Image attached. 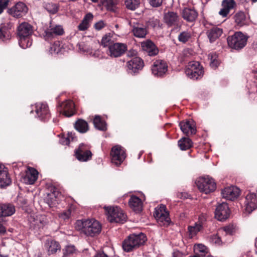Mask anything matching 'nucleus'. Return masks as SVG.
<instances>
[{
  "mask_svg": "<svg viewBox=\"0 0 257 257\" xmlns=\"http://www.w3.org/2000/svg\"><path fill=\"white\" fill-rule=\"evenodd\" d=\"M76 229L91 237L98 235L101 231V225L94 219L78 220L75 224Z\"/></svg>",
  "mask_w": 257,
  "mask_h": 257,
  "instance_id": "f257e3e1",
  "label": "nucleus"
},
{
  "mask_svg": "<svg viewBox=\"0 0 257 257\" xmlns=\"http://www.w3.org/2000/svg\"><path fill=\"white\" fill-rule=\"evenodd\" d=\"M32 33V27L28 23H22L19 25L18 28V35L19 37V44L21 48L26 49L32 45V41L30 36Z\"/></svg>",
  "mask_w": 257,
  "mask_h": 257,
  "instance_id": "f03ea898",
  "label": "nucleus"
},
{
  "mask_svg": "<svg viewBox=\"0 0 257 257\" xmlns=\"http://www.w3.org/2000/svg\"><path fill=\"white\" fill-rule=\"evenodd\" d=\"M146 235L141 233L130 235L122 243V248L126 252H130L143 245L146 241Z\"/></svg>",
  "mask_w": 257,
  "mask_h": 257,
  "instance_id": "7ed1b4c3",
  "label": "nucleus"
},
{
  "mask_svg": "<svg viewBox=\"0 0 257 257\" xmlns=\"http://www.w3.org/2000/svg\"><path fill=\"white\" fill-rule=\"evenodd\" d=\"M104 208L110 222L123 223L126 221V216L120 208L117 206L112 207L104 206Z\"/></svg>",
  "mask_w": 257,
  "mask_h": 257,
  "instance_id": "20e7f679",
  "label": "nucleus"
},
{
  "mask_svg": "<svg viewBox=\"0 0 257 257\" xmlns=\"http://www.w3.org/2000/svg\"><path fill=\"white\" fill-rule=\"evenodd\" d=\"M196 183L198 189L206 194L213 192L216 189V183L208 176L199 178Z\"/></svg>",
  "mask_w": 257,
  "mask_h": 257,
  "instance_id": "39448f33",
  "label": "nucleus"
},
{
  "mask_svg": "<svg viewBox=\"0 0 257 257\" xmlns=\"http://www.w3.org/2000/svg\"><path fill=\"white\" fill-rule=\"evenodd\" d=\"M247 38L241 32H235L227 38L228 46L232 49L239 50L246 44Z\"/></svg>",
  "mask_w": 257,
  "mask_h": 257,
  "instance_id": "423d86ee",
  "label": "nucleus"
},
{
  "mask_svg": "<svg viewBox=\"0 0 257 257\" xmlns=\"http://www.w3.org/2000/svg\"><path fill=\"white\" fill-rule=\"evenodd\" d=\"M185 74L190 78L196 80L203 76L204 74L203 68L198 62L191 61L186 66Z\"/></svg>",
  "mask_w": 257,
  "mask_h": 257,
  "instance_id": "0eeeda50",
  "label": "nucleus"
},
{
  "mask_svg": "<svg viewBox=\"0 0 257 257\" xmlns=\"http://www.w3.org/2000/svg\"><path fill=\"white\" fill-rule=\"evenodd\" d=\"M133 35L138 38H145L148 34L146 25L136 19H131L129 22Z\"/></svg>",
  "mask_w": 257,
  "mask_h": 257,
  "instance_id": "6e6552de",
  "label": "nucleus"
},
{
  "mask_svg": "<svg viewBox=\"0 0 257 257\" xmlns=\"http://www.w3.org/2000/svg\"><path fill=\"white\" fill-rule=\"evenodd\" d=\"M28 221L30 228L36 231L43 228L48 222L45 215L35 214L29 217Z\"/></svg>",
  "mask_w": 257,
  "mask_h": 257,
  "instance_id": "1a4fd4ad",
  "label": "nucleus"
},
{
  "mask_svg": "<svg viewBox=\"0 0 257 257\" xmlns=\"http://www.w3.org/2000/svg\"><path fill=\"white\" fill-rule=\"evenodd\" d=\"M32 107L33 108L31 111V113H32L34 110L36 114V117L39 118L40 120L46 121L50 118L51 114L47 104L37 103Z\"/></svg>",
  "mask_w": 257,
  "mask_h": 257,
  "instance_id": "9d476101",
  "label": "nucleus"
},
{
  "mask_svg": "<svg viewBox=\"0 0 257 257\" xmlns=\"http://www.w3.org/2000/svg\"><path fill=\"white\" fill-rule=\"evenodd\" d=\"M110 156L111 162L118 166L126 158L125 150L121 146L116 145L112 148Z\"/></svg>",
  "mask_w": 257,
  "mask_h": 257,
  "instance_id": "9b49d317",
  "label": "nucleus"
},
{
  "mask_svg": "<svg viewBox=\"0 0 257 257\" xmlns=\"http://www.w3.org/2000/svg\"><path fill=\"white\" fill-rule=\"evenodd\" d=\"M76 158L79 161L86 162L91 159L92 153L90 150V146L82 143L79 145L78 149L75 151Z\"/></svg>",
  "mask_w": 257,
  "mask_h": 257,
  "instance_id": "f8f14e48",
  "label": "nucleus"
},
{
  "mask_svg": "<svg viewBox=\"0 0 257 257\" xmlns=\"http://www.w3.org/2000/svg\"><path fill=\"white\" fill-rule=\"evenodd\" d=\"M144 66L143 60L140 57L132 58L127 62V70L129 73L135 75L139 73Z\"/></svg>",
  "mask_w": 257,
  "mask_h": 257,
  "instance_id": "ddd939ff",
  "label": "nucleus"
},
{
  "mask_svg": "<svg viewBox=\"0 0 257 257\" xmlns=\"http://www.w3.org/2000/svg\"><path fill=\"white\" fill-rule=\"evenodd\" d=\"M58 111L67 117H70L75 113L74 102L70 100H66L58 106Z\"/></svg>",
  "mask_w": 257,
  "mask_h": 257,
  "instance_id": "4468645a",
  "label": "nucleus"
},
{
  "mask_svg": "<svg viewBox=\"0 0 257 257\" xmlns=\"http://www.w3.org/2000/svg\"><path fill=\"white\" fill-rule=\"evenodd\" d=\"M168 70L167 63L162 60H158L155 61L152 67L153 74L157 77H162Z\"/></svg>",
  "mask_w": 257,
  "mask_h": 257,
  "instance_id": "2eb2a0df",
  "label": "nucleus"
},
{
  "mask_svg": "<svg viewBox=\"0 0 257 257\" xmlns=\"http://www.w3.org/2000/svg\"><path fill=\"white\" fill-rule=\"evenodd\" d=\"M230 210L226 203L222 202L216 206L215 217L217 220L224 221L228 218Z\"/></svg>",
  "mask_w": 257,
  "mask_h": 257,
  "instance_id": "dca6fc26",
  "label": "nucleus"
},
{
  "mask_svg": "<svg viewBox=\"0 0 257 257\" xmlns=\"http://www.w3.org/2000/svg\"><path fill=\"white\" fill-rule=\"evenodd\" d=\"M28 10V8L24 3L19 2L9 9L8 13L14 17L19 18L25 15L27 13Z\"/></svg>",
  "mask_w": 257,
  "mask_h": 257,
  "instance_id": "f3484780",
  "label": "nucleus"
},
{
  "mask_svg": "<svg viewBox=\"0 0 257 257\" xmlns=\"http://www.w3.org/2000/svg\"><path fill=\"white\" fill-rule=\"evenodd\" d=\"M245 210L250 213L257 208V194L254 193H248L244 202Z\"/></svg>",
  "mask_w": 257,
  "mask_h": 257,
  "instance_id": "a211bd4d",
  "label": "nucleus"
},
{
  "mask_svg": "<svg viewBox=\"0 0 257 257\" xmlns=\"http://www.w3.org/2000/svg\"><path fill=\"white\" fill-rule=\"evenodd\" d=\"M179 126L182 132L187 136L195 134L196 132L195 123L192 119L181 121Z\"/></svg>",
  "mask_w": 257,
  "mask_h": 257,
  "instance_id": "6ab92c4d",
  "label": "nucleus"
},
{
  "mask_svg": "<svg viewBox=\"0 0 257 257\" xmlns=\"http://www.w3.org/2000/svg\"><path fill=\"white\" fill-rule=\"evenodd\" d=\"M223 197L229 200H234L236 199L240 194V189L236 187L231 186L225 188L222 191Z\"/></svg>",
  "mask_w": 257,
  "mask_h": 257,
  "instance_id": "aec40b11",
  "label": "nucleus"
},
{
  "mask_svg": "<svg viewBox=\"0 0 257 257\" xmlns=\"http://www.w3.org/2000/svg\"><path fill=\"white\" fill-rule=\"evenodd\" d=\"M221 6L222 8L219 11V14L223 18H225L231 11L235 9L236 4L234 0H223Z\"/></svg>",
  "mask_w": 257,
  "mask_h": 257,
  "instance_id": "412c9836",
  "label": "nucleus"
},
{
  "mask_svg": "<svg viewBox=\"0 0 257 257\" xmlns=\"http://www.w3.org/2000/svg\"><path fill=\"white\" fill-rule=\"evenodd\" d=\"M44 247L49 255L55 254L58 251L61 250L60 243L52 239H48L45 241Z\"/></svg>",
  "mask_w": 257,
  "mask_h": 257,
  "instance_id": "4be33fe9",
  "label": "nucleus"
},
{
  "mask_svg": "<svg viewBox=\"0 0 257 257\" xmlns=\"http://www.w3.org/2000/svg\"><path fill=\"white\" fill-rule=\"evenodd\" d=\"M164 20L168 27H177L180 25V18L176 13L168 12L164 14Z\"/></svg>",
  "mask_w": 257,
  "mask_h": 257,
  "instance_id": "5701e85b",
  "label": "nucleus"
},
{
  "mask_svg": "<svg viewBox=\"0 0 257 257\" xmlns=\"http://www.w3.org/2000/svg\"><path fill=\"white\" fill-rule=\"evenodd\" d=\"M126 50V46L122 43H115L109 46L110 56L118 57L122 55Z\"/></svg>",
  "mask_w": 257,
  "mask_h": 257,
  "instance_id": "b1692460",
  "label": "nucleus"
},
{
  "mask_svg": "<svg viewBox=\"0 0 257 257\" xmlns=\"http://www.w3.org/2000/svg\"><path fill=\"white\" fill-rule=\"evenodd\" d=\"M154 215L155 218L161 222H168L170 220L169 213L166 210V206L161 205L159 207L155 208Z\"/></svg>",
  "mask_w": 257,
  "mask_h": 257,
  "instance_id": "393cba45",
  "label": "nucleus"
},
{
  "mask_svg": "<svg viewBox=\"0 0 257 257\" xmlns=\"http://www.w3.org/2000/svg\"><path fill=\"white\" fill-rule=\"evenodd\" d=\"M12 180L9 176L8 170L3 164H0V188H4L9 186Z\"/></svg>",
  "mask_w": 257,
  "mask_h": 257,
  "instance_id": "a878e982",
  "label": "nucleus"
},
{
  "mask_svg": "<svg viewBox=\"0 0 257 257\" xmlns=\"http://www.w3.org/2000/svg\"><path fill=\"white\" fill-rule=\"evenodd\" d=\"M142 49L150 56H156L158 54L159 50L155 44L150 40L142 42Z\"/></svg>",
  "mask_w": 257,
  "mask_h": 257,
  "instance_id": "bb28decb",
  "label": "nucleus"
},
{
  "mask_svg": "<svg viewBox=\"0 0 257 257\" xmlns=\"http://www.w3.org/2000/svg\"><path fill=\"white\" fill-rule=\"evenodd\" d=\"M130 207L136 213L140 212L143 209V202L138 197L132 195L129 200Z\"/></svg>",
  "mask_w": 257,
  "mask_h": 257,
  "instance_id": "cd10ccee",
  "label": "nucleus"
},
{
  "mask_svg": "<svg viewBox=\"0 0 257 257\" xmlns=\"http://www.w3.org/2000/svg\"><path fill=\"white\" fill-rule=\"evenodd\" d=\"M12 27L11 23L2 24L0 25V40L6 41L10 39L11 35L9 31Z\"/></svg>",
  "mask_w": 257,
  "mask_h": 257,
  "instance_id": "c85d7f7f",
  "label": "nucleus"
},
{
  "mask_svg": "<svg viewBox=\"0 0 257 257\" xmlns=\"http://www.w3.org/2000/svg\"><path fill=\"white\" fill-rule=\"evenodd\" d=\"M63 33L64 30L61 26H51L45 31L46 39H48L55 36L62 35Z\"/></svg>",
  "mask_w": 257,
  "mask_h": 257,
  "instance_id": "c756f323",
  "label": "nucleus"
},
{
  "mask_svg": "<svg viewBox=\"0 0 257 257\" xmlns=\"http://www.w3.org/2000/svg\"><path fill=\"white\" fill-rule=\"evenodd\" d=\"M183 18L188 22L195 21L198 17V13L194 9L185 8L182 13Z\"/></svg>",
  "mask_w": 257,
  "mask_h": 257,
  "instance_id": "7c9ffc66",
  "label": "nucleus"
},
{
  "mask_svg": "<svg viewBox=\"0 0 257 257\" xmlns=\"http://www.w3.org/2000/svg\"><path fill=\"white\" fill-rule=\"evenodd\" d=\"M38 174V172L37 170L33 168L29 167L24 179L27 183L33 184L37 179Z\"/></svg>",
  "mask_w": 257,
  "mask_h": 257,
  "instance_id": "2f4dec72",
  "label": "nucleus"
},
{
  "mask_svg": "<svg viewBox=\"0 0 257 257\" xmlns=\"http://www.w3.org/2000/svg\"><path fill=\"white\" fill-rule=\"evenodd\" d=\"M93 16L90 13H87L85 15L84 18L78 26V29L81 31H84L88 29L90 26V23L93 20Z\"/></svg>",
  "mask_w": 257,
  "mask_h": 257,
  "instance_id": "473e14b6",
  "label": "nucleus"
},
{
  "mask_svg": "<svg viewBox=\"0 0 257 257\" xmlns=\"http://www.w3.org/2000/svg\"><path fill=\"white\" fill-rule=\"evenodd\" d=\"M222 29L218 27H213L207 32V37L211 43L214 42L222 34Z\"/></svg>",
  "mask_w": 257,
  "mask_h": 257,
  "instance_id": "72a5a7b5",
  "label": "nucleus"
},
{
  "mask_svg": "<svg viewBox=\"0 0 257 257\" xmlns=\"http://www.w3.org/2000/svg\"><path fill=\"white\" fill-rule=\"evenodd\" d=\"M3 216H9L12 215L16 211L15 206L10 203L0 204Z\"/></svg>",
  "mask_w": 257,
  "mask_h": 257,
  "instance_id": "f704fd0d",
  "label": "nucleus"
},
{
  "mask_svg": "<svg viewBox=\"0 0 257 257\" xmlns=\"http://www.w3.org/2000/svg\"><path fill=\"white\" fill-rule=\"evenodd\" d=\"M75 128L80 133H85L89 130V125L87 121L78 119L74 123Z\"/></svg>",
  "mask_w": 257,
  "mask_h": 257,
  "instance_id": "c9c22d12",
  "label": "nucleus"
},
{
  "mask_svg": "<svg viewBox=\"0 0 257 257\" xmlns=\"http://www.w3.org/2000/svg\"><path fill=\"white\" fill-rule=\"evenodd\" d=\"M203 229V228H202L201 225H198L195 223H193L192 225H189L187 227L189 237L190 238H193Z\"/></svg>",
  "mask_w": 257,
  "mask_h": 257,
  "instance_id": "e433bc0d",
  "label": "nucleus"
},
{
  "mask_svg": "<svg viewBox=\"0 0 257 257\" xmlns=\"http://www.w3.org/2000/svg\"><path fill=\"white\" fill-rule=\"evenodd\" d=\"M94 127L99 131H105L107 130V125L105 121L103 120L99 115H95L93 119Z\"/></svg>",
  "mask_w": 257,
  "mask_h": 257,
  "instance_id": "4c0bfd02",
  "label": "nucleus"
},
{
  "mask_svg": "<svg viewBox=\"0 0 257 257\" xmlns=\"http://www.w3.org/2000/svg\"><path fill=\"white\" fill-rule=\"evenodd\" d=\"M178 145L181 150H187L192 146V142L188 138L183 137L178 142Z\"/></svg>",
  "mask_w": 257,
  "mask_h": 257,
  "instance_id": "58836bf2",
  "label": "nucleus"
},
{
  "mask_svg": "<svg viewBox=\"0 0 257 257\" xmlns=\"http://www.w3.org/2000/svg\"><path fill=\"white\" fill-rule=\"evenodd\" d=\"M210 61V66L213 69H216L219 65V61L218 59V55L216 52H211L208 55Z\"/></svg>",
  "mask_w": 257,
  "mask_h": 257,
  "instance_id": "ea45409f",
  "label": "nucleus"
},
{
  "mask_svg": "<svg viewBox=\"0 0 257 257\" xmlns=\"http://www.w3.org/2000/svg\"><path fill=\"white\" fill-rule=\"evenodd\" d=\"M234 21L238 26H242L245 25L246 19L245 14L242 12L236 13L234 16Z\"/></svg>",
  "mask_w": 257,
  "mask_h": 257,
  "instance_id": "a19ab883",
  "label": "nucleus"
},
{
  "mask_svg": "<svg viewBox=\"0 0 257 257\" xmlns=\"http://www.w3.org/2000/svg\"><path fill=\"white\" fill-rule=\"evenodd\" d=\"M75 207L73 205H71L69 208L66 210L59 213L58 214L59 217L64 220H68L70 218L73 211H74Z\"/></svg>",
  "mask_w": 257,
  "mask_h": 257,
  "instance_id": "79ce46f5",
  "label": "nucleus"
},
{
  "mask_svg": "<svg viewBox=\"0 0 257 257\" xmlns=\"http://www.w3.org/2000/svg\"><path fill=\"white\" fill-rule=\"evenodd\" d=\"M101 5L107 10L113 11L116 5V0H100Z\"/></svg>",
  "mask_w": 257,
  "mask_h": 257,
  "instance_id": "37998d69",
  "label": "nucleus"
},
{
  "mask_svg": "<svg viewBox=\"0 0 257 257\" xmlns=\"http://www.w3.org/2000/svg\"><path fill=\"white\" fill-rule=\"evenodd\" d=\"M62 45L60 41H55L50 45L49 52L51 54H58L61 51Z\"/></svg>",
  "mask_w": 257,
  "mask_h": 257,
  "instance_id": "c03bdc74",
  "label": "nucleus"
},
{
  "mask_svg": "<svg viewBox=\"0 0 257 257\" xmlns=\"http://www.w3.org/2000/svg\"><path fill=\"white\" fill-rule=\"evenodd\" d=\"M194 250L201 256H205L208 252V248L204 244L199 243L194 245Z\"/></svg>",
  "mask_w": 257,
  "mask_h": 257,
  "instance_id": "a18cd8bd",
  "label": "nucleus"
},
{
  "mask_svg": "<svg viewBox=\"0 0 257 257\" xmlns=\"http://www.w3.org/2000/svg\"><path fill=\"white\" fill-rule=\"evenodd\" d=\"M77 251V249L74 245H66L64 248L63 249V257H67L69 255H72L75 253Z\"/></svg>",
  "mask_w": 257,
  "mask_h": 257,
  "instance_id": "49530a36",
  "label": "nucleus"
},
{
  "mask_svg": "<svg viewBox=\"0 0 257 257\" xmlns=\"http://www.w3.org/2000/svg\"><path fill=\"white\" fill-rule=\"evenodd\" d=\"M57 193V192L53 190L52 193L48 194L47 197L45 198V201L50 207H53L56 203Z\"/></svg>",
  "mask_w": 257,
  "mask_h": 257,
  "instance_id": "de8ad7c7",
  "label": "nucleus"
},
{
  "mask_svg": "<svg viewBox=\"0 0 257 257\" xmlns=\"http://www.w3.org/2000/svg\"><path fill=\"white\" fill-rule=\"evenodd\" d=\"M44 8L49 13L52 14H56L59 10V6L52 3L45 4Z\"/></svg>",
  "mask_w": 257,
  "mask_h": 257,
  "instance_id": "09e8293b",
  "label": "nucleus"
},
{
  "mask_svg": "<svg viewBox=\"0 0 257 257\" xmlns=\"http://www.w3.org/2000/svg\"><path fill=\"white\" fill-rule=\"evenodd\" d=\"M191 37V33L190 31H185L181 32L178 36V40L185 43L187 42Z\"/></svg>",
  "mask_w": 257,
  "mask_h": 257,
  "instance_id": "8fccbe9b",
  "label": "nucleus"
},
{
  "mask_svg": "<svg viewBox=\"0 0 257 257\" xmlns=\"http://www.w3.org/2000/svg\"><path fill=\"white\" fill-rule=\"evenodd\" d=\"M140 0H125V4L126 8L131 10H135L140 5Z\"/></svg>",
  "mask_w": 257,
  "mask_h": 257,
  "instance_id": "3c124183",
  "label": "nucleus"
},
{
  "mask_svg": "<svg viewBox=\"0 0 257 257\" xmlns=\"http://www.w3.org/2000/svg\"><path fill=\"white\" fill-rule=\"evenodd\" d=\"M112 45V40L111 36L110 33L108 34H106L104 36L101 40V45L103 47H108L109 48V46Z\"/></svg>",
  "mask_w": 257,
  "mask_h": 257,
  "instance_id": "603ef678",
  "label": "nucleus"
},
{
  "mask_svg": "<svg viewBox=\"0 0 257 257\" xmlns=\"http://www.w3.org/2000/svg\"><path fill=\"white\" fill-rule=\"evenodd\" d=\"M209 241L213 244L220 245L222 244V241L218 234H213L210 236Z\"/></svg>",
  "mask_w": 257,
  "mask_h": 257,
  "instance_id": "864d4df0",
  "label": "nucleus"
},
{
  "mask_svg": "<svg viewBox=\"0 0 257 257\" xmlns=\"http://www.w3.org/2000/svg\"><path fill=\"white\" fill-rule=\"evenodd\" d=\"M77 46L80 51L82 52H86L87 53H91V48L84 43H80Z\"/></svg>",
  "mask_w": 257,
  "mask_h": 257,
  "instance_id": "5fc2aeb1",
  "label": "nucleus"
},
{
  "mask_svg": "<svg viewBox=\"0 0 257 257\" xmlns=\"http://www.w3.org/2000/svg\"><path fill=\"white\" fill-rule=\"evenodd\" d=\"M160 21L157 19L152 18L150 19L148 22V26L155 28L159 26Z\"/></svg>",
  "mask_w": 257,
  "mask_h": 257,
  "instance_id": "6e6d98bb",
  "label": "nucleus"
},
{
  "mask_svg": "<svg viewBox=\"0 0 257 257\" xmlns=\"http://www.w3.org/2000/svg\"><path fill=\"white\" fill-rule=\"evenodd\" d=\"M206 220V218L205 215L202 214L199 215L198 220L195 223L198 225H201L202 228H203V226L205 223Z\"/></svg>",
  "mask_w": 257,
  "mask_h": 257,
  "instance_id": "4d7b16f0",
  "label": "nucleus"
},
{
  "mask_svg": "<svg viewBox=\"0 0 257 257\" xmlns=\"http://www.w3.org/2000/svg\"><path fill=\"white\" fill-rule=\"evenodd\" d=\"M10 0H0V14L8 5Z\"/></svg>",
  "mask_w": 257,
  "mask_h": 257,
  "instance_id": "13d9d810",
  "label": "nucleus"
},
{
  "mask_svg": "<svg viewBox=\"0 0 257 257\" xmlns=\"http://www.w3.org/2000/svg\"><path fill=\"white\" fill-rule=\"evenodd\" d=\"M149 4L153 7H158L161 5L163 0H148Z\"/></svg>",
  "mask_w": 257,
  "mask_h": 257,
  "instance_id": "bf43d9fd",
  "label": "nucleus"
},
{
  "mask_svg": "<svg viewBox=\"0 0 257 257\" xmlns=\"http://www.w3.org/2000/svg\"><path fill=\"white\" fill-rule=\"evenodd\" d=\"M105 26V24L103 21H100L94 24V27L97 30H100Z\"/></svg>",
  "mask_w": 257,
  "mask_h": 257,
  "instance_id": "052dcab7",
  "label": "nucleus"
},
{
  "mask_svg": "<svg viewBox=\"0 0 257 257\" xmlns=\"http://www.w3.org/2000/svg\"><path fill=\"white\" fill-rule=\"evenodd\" d=\"M60 142L63 145H68L70 141L69 138L65 137L61 138L60 140Z\"/></svg>",
  "mask_w": 257,
  "mask_h": 257,
  "instance_id": "680f3d73",
  "label": "nucleus"
},
{
  "mask_svg": "<svg viewBox=\"0 0 257 257\" xmlns=\"http://www.w3.org/2000/svg\"><path fill=\"white\" fill-rule=\"evenodd\" d=\"M223 229L226 233L230 234L232 233L233 230L232 226L230 225L225 226Z\"/></svg>",
  "mask_w": 257,
  "mask_h": 257,
  "instance_id": "e2e57ef3",
  "label": "nucleus"
},
{
  "mask_svg": "<svg viewBox=\"0 0 257 257\" xmlns=\"http://www.w3.org/2000/svg\"><path fill=\"white\" fill-rule=\"evenodd\" d=\"M67 138H69L70 139V142L74 141L76 140V138L75 136V134L71 132L68 133Z\"/></svg>",
  "mask_w": 257,
  "mask_h": 257,
  "instance_id": "0e129e2a",
  "label": "nucleus"
},
{
  "mask_svg": "<svg viewBox=\"0 0 257 257\" xmlns=\"http://www.w3.org/2000/svg\"><path fill=\"white\" fill-rule=\"evenodd\" d=\"M173 257H182V253L178 251H174L173 253Z\"/></svg>",
  "mask_w": 257,
  "mask_h": 257,
  "instance_id": "69168bd1",
  "label": "nucleus"
},
{
  "mask_svg": "<svg viewBox=\"0 0 257 257\" xmlns=\"http://www.w3.org/2000/svg\"><path fill=\"white\" fill-rule=\"evenodd\" d=\"M94 257H108L107 254L104 253L103 252H97Z\"/></svg>",
  "mask_w": 257,
  "mask_h": 257,
  "instance_id": "338daca9",
  "label": "nucleus"
},
{
  "mask_svg": "<svg viewBox=\"0 0 257 257\" xmlns=\"http://www.w3.org/2000/svg\"><path fill=\"white\" fill-rule=\"evenodd\" d=\"M254 92H257V85L255 84V86L253 88H251L249 90V93H253Z\"/></svg>",
  "mask_w": 257,
  "mask_h": 257,
  "instance_id": "774afa93",
  "label": "nucleus"
}]
</instances>
